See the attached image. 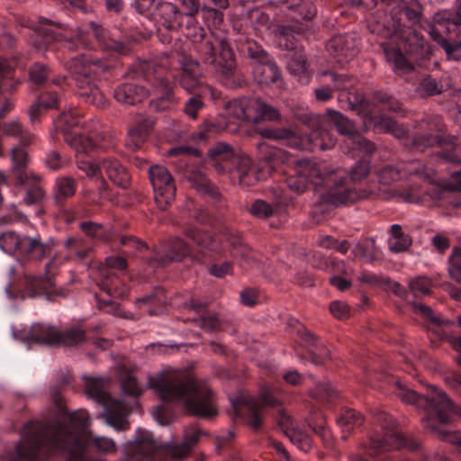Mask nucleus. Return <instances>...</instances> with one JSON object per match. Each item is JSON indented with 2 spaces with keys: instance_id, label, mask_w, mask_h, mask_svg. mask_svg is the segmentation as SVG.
<instances>
[{
  "instance_id": "48",
  "label": "nucleus",
  "mask_w": 461,
  "mask_h": 461,
  "mask_svg": "<svg viewBox=\"0 0 461 461\" xmlns=\"http://www.w3.org/2000/svg\"><path fill=\"white\" fill-rule=\"evenodd\" d=\"M448 273L450 277L461 284V249L455 248L449 257Z\"/></svg>"
},
{
  "instance_id": "13",
  "label": "nucleus",
  "mask_w": 461,
  "mask_h": 461,
  "mask_svg": "<svg viewBox=\"0 0 461 461\" xmlns=\"http://www.w3.org/2000/svg\"><path fill=\"white\" fill-rule=\"evenodd\" d=\"M204 48V61L212 64L218 74L225 77L234 74L236 61L233 51L227 41L216 39L213 42H207Z\"/></svg>"
},
{
  "instance_id": "25",
  "label": "nucleus",
  "mask_w": 461,
  "mask_h": 461,
  "mask_svg": "<svg viewBox=\"0 0 461 461\" xmlns=\"http://www.w3.org/2000/svg\"><path fill=\"white\" fill-rule=\"evenodd\" d=\"M201 436V430L196 426L185 429L184 442L178 445H168L163 450L167 455L174 458H181L188 455L190 449L195 445Z\"/></svg>"
},
{
  "instance_id": "14",
  "label": "nucleus",
  "mask_w": 461,
  "mask_h": 461,
  "mask_svg": "<svg viewBox=\"0 0 461 461\" xmlns=\"http://www.w3.org/2000/svg\"><path fill=\"white\" fill-rule=\"evenodd\" d=\"M127 267L126 260L120 257H108L105 259V266L100 269L98 285L106 294L123 297L127 294L124 282L121 279L116 270L123 271Z\"/></svg>"
},
{
  "instance_id": "52",
  "label": "nucleus",
  "mask_w": 461,
  "mask_h": 461,
  "mask_svg": "<svg viewBox=\"0 0 461 461\" xmlns=\"http://www.w3.org/2000/svg\"><path fill=\"white\" fill-rule=\"evenodd\" d=\"M122 389L126 394L131 396H138L142 393V386L131 373L126 374L122 379Z\"/></svg>"
},
{
  "instance_id": "62",
  "label": "nucleus",
  "mask_w": 461,
  "mask_h": 461,
  "mask_svg": "<svg viewBox=\"0 0 461 461\" xmlns=\"http://www.w3.org/2000/svg\"><path fill=\"white\" fill-rule=\"evenodd\" d=\"M401 177V172L393 166L384 167L379 175L380 181L385 185L396 181Z\"/></svg>"
},
{
  "instance_id": "64",
  "label": "nucleus",
  "mask_w": 461,
  "mask_h": 461,
  "mask_svg": "<svg viewBox=\"0 0 461 461\" xmlns=\"http://www.w3.org/2000/svg\"><path fill=\"white\" fill-rule=\"evenodd\" d=\"M47 77L46 68L40 64H35L30 70V77L35 84H41Z\"/></svg>"
},
{
  "instance_id": "9",
  "label": "nucleus",
  "mask_w": 461,
  "mask_h": 461,
  "mask_svg": "<svg viewBox=\"0 0 461 461\" xmlns=\"http://www.w3.org/2000/svg\"><path fill=\"white\" fill-rule=\"evenodd\" d=\"M69 68L76 74L77 84L81 89L80 95L88 103L103 104V95L94 84L95 77L105 68L101 61L83 54L73 59Z\"/></svg>"
},
{
  "instance_id": "31",
  "label": "nucleus",
  "mask_w": 461,
  "mask_h": 461,
  "mask_svg": "<svg viewBox=\"0 0 461 461\" xmlns=\"http://www.w3.org/2000/svg\"><path fill=\"white\" fill-rule=\"evenodd\" d=\"M190 253L189 244L180 238L171 240L164 250V257L161 258V264H167L172 261L180 260Z\"/></svg>"
},
{
  "instance_id": "54",
  "label": "nucleus",
  "mask_w": 461,
  "mask_h": 461,
  "mask_svg": "<svg viewBox=\"0 0 461 461\" xmlns=\"http://www.w3.org/2000/svg\"><path fill=\"white\" fill-rule=\"evenodd\" d=\"M411 306L414 312L423 316L427 320H429L434 324H437L438 326L450 324L449 321H440L438 317L434 316L431 309L427 305H424L420 303H411Z\"/></svg>"
},
{
  "instance_id": "34",
  "label": "nucleus",
  "mask_w": 461,
  "mask_h": 461,
  "mask_svg": "<svg viewBox=\"0 0 461 461\" xmlns=\"http://www.w3.org/2000/svg\"><path fill=\"white\" fill-rule=\"evenodd\" d=\"M185 236L201 249H206L219 253L222 251L218 240L212 239V236L207 233L200 232V230L195 228H187L185 230Z\"/></svg>"
},
{
  "instance_id": "45",
  "label": "nucleus",
  "mask_w": 461,
  "mask_h": 461,
  "mask_svg": "<svg viewBox=\"0 0 461 461\" xmlns=\"http://www.w3.org/2000/svg\"><path fill=\"white\" fill-rule=\"evenodd\" d=\"M59 345H77L85 340V332L79 327H71L64 331L59 330Z\"/></svg>"
},
{
  "instance_id": "63",
  "label": "nucleus",
  "mask_w": 461,
  "mask_h": 461,
  "mask_svg": "<svg viewBox=\"0 0 461 461\" xmlns=\"http://www.w3.org/2000/svg\"><path fill=\"white\" fill-rule=\"evenodd\" d=\"M330 311L334 317L338 319H344L348 316L349 308L344 302H333L330 305Z\"/></svg>"
},
{
  "instance_id": "57",
  "label": "nucleus",
  "mask_w": 461,
  "mask_h": 461,
  "mask_svg": "<svg viewBox=\"0 0 461 461\" xmlns=\"http://www.w3.org/2000/svg\"><path fill=\"white\" fill-rule=\"evenodd\" d=\"M226 128L227 125L222 126L220 123L205 122L200 127L199 131H197V136L199 140H206L212 134L224 131Z\"/></svg>"
},
{
  "instance_id": "40",
  "label": "nucleus",
  "mask_w": 461,
  "mask_h": 461,
  "mask_svg": "<svg viewBox=\"0 0 461 461\" xmlns=\"http://www.w3.org/2000/svg\"><path fill=\"white\" fill-rule=\"evenodd\" d=\"M90 30L102 47L113 50L116 52H123V45L120 41L110 38L108 33L104 29L100 28L98 24L93 22L90 23Z\"/></svg>"
},
{
  "instance_id": "10",
  "label": "nucleus",
  "mask_w": 461,
  "mask_h": 461,
  "mask_svg": "<svg viewBox=\"0 0 461 461\" xmlns=\"http://www.w3.org/2000/svg\"><path fill=\"white\" fill-rule=\"evenodd\" d=\"M326 120H322L319 127L313 130L307 140L308 143L297 144L294 131L288 129H265L259 131L262 138L269 140H290V143L298 148L307 149L311 150L321 149L326 150L334 147L336 140L330 132Z\"/></svg>"
},
{
  "instance_id": "32",
  "label": "nucleus",
  "mask_w": 461,
  "mask_h": 461,
  "mask_svg": "<svg viewBox=\"0 0 461 461\" xmlns=\"http://www.w3.org/2000/svg\"><path fill=\"white\" fill-rule=\"evenodd\" d=\"M400 46L394 48L386 44L384 47L386 60L393 66L394 70L398 74H405L413 69L411 62L402 55Z\"/></svg>"
},
{
  "instance_id": "11",
  "label": "nucleus",
  "mask_w": 461,
  "mask_h": 461,
  "mask_svg": "<svg viewBox=\"0 0 461 461\" xmlns=\"http://www.w3.org/2000/svg\"><path fill=\"white\" fill-rule=\"evenodd\" d=\"M54 282L50 276H34L24 274L17 283L11 282L6 285L5 293L10 300L35 297L43 294H50Z\"/></svg>"
},
{
  "instance_id": "27",
  "label": "nucleus",
  "mask_w": 461,
  "mask_h": 461,
  "mask_svg": "<svg viewBox=\"0 0 461 461\" xmlns=\"http://www.w3.org/2000/svg\"><path fill=\"white\" fill-rule=\"evenodd\" d=\"M53 248L52 240L42 241L39 237H24L22 243V255L33 259H41L50 254Z\"/></svg>"
},
{
  "instance_id": "33",
  "label": "nucleus",
  "mask_w": 461,
  "mask_h": 461,
  "mask_svg": "<svg viewBox=\"0 0 461 461\" xmlns=\"http://www.w3.org/2000/svg\"><path fill=\"white\" fill-rule=\"evenodd\" d=\"M59 27L50 28L42 26L38 31V39L36 41V48L41 50V49H47L49 44L53 41L57 40L59 37H63L68 41V48H71V45L74 43L76 39L71 38L66 32L65 34L61 33Z\"/></svg>"
},
{
  "instance_id": "29",
  "label": "nucleus",
  "mask_w": 461,
  "mask_h": 461,
  "mask_svg": "<svg viewBox=\"0 0 461 461\" xmlns=\"http://www.w3.org/2000/svg\"><path fill=\"white\" fill-rule=\"evenodd\" d=\"M65 248L68 250V255L64 260H82L88 257L94 245L88 239L76 237L68 239L65 241Z\"/></svg>"
},
{
  "instance_id": "35",
  "label": "nucleus",
  "mask_w": 461,
  "mask_h": 461,
  "mask_svg": "<svg viewBox=\"0 0 461 461\" xmlns=\"http://www.w3.org/2000/svg\"><path fill=\"white\" fill-rule=\"evenodd\" d=\"M41 176L38 175V178L30 181L26 185H20L24 187V194L23 196V203L25 205H38L40 204L44 197L45 191L40 184Z\"/></svg>"
},
{
  "instance_id": "4",
  "label": "nucleus",
  "mask_w": 461,
  "mask_h": 461,
  "mask_svg": "<svg viewBox=\"0 0 461 461\" xmlns=\"http://www.w3.org/2000/svg\"><path fill=\"white\" fill-rule=\"evenodd\" d=\"M395 384L397 397L406 403L424 410L421 421L426 429L437 433L441 439L461 447V431L439 428V425L451 422L456 414V407L445 392L434 385H429L425 396H421L400 381H396Z\"/></svg>"
},
{
  "instance_id": "26",
  "label": "nucleus",
  "mask_w": 461,
  "mask_h": 461,
  "mask_svg": "<svg viewBox=\"0 0 461 461\" xmlns=\"http://www.w3.org/2000/svg\"><path fill=\"white\" fill-rule=\"evenodd\" d=\"M255 98H240L230 101L226 106V114L240 121H253Z\"/></svg>"
},
{
  "instance_id": "39",
  "label": "nucleus",
  "mask_w": 461,
  "mask_h": 461,
  "mask_svg": "<svg viewBox=\"0 0 461 461\" xmlns=\"http://www.w3.org/2000/svg\"><path fill=\"white\" fill-rule=\"evenodd\" d=\"M288 70L296 76L303 84H306L309 81V72L307 69V64L305 60V57L303 53H294L289 58V61L287 63Z\"/></svg>"
},
{
  "instance_id": "21",
  "label": "nucleus",
  "mask_w": 461,
  "mask_h": 461,
  "mask_svg": "<svg viewBox=\"0 0 461 461\" xmlns=\"http://www.w3.org/2000/svg\"><path fill=\"white\" fill-rule=\"evenodd\" d=\"M438 145L442 150V158L450 162L461 163V148L457 146L453 138L424 135L415 140L417 149L423 150L426 147Z\"/></svg>"
},
{
  "instance_id": "18",
  "label": "nucleus",
  "mask_w": 461,
  "mask_h": 461,
  "mask_svg": "<svg viewBox=\"0 0 461 461\" xmlns=\"http://www.w3.org/2000/svg\"><path fill=\"white\" fill-rule=\"evenodd\" d=\"M129 451L124 461H156L153 455L161 451L149 431L138 429L133 442L127 446Z\"/></svg>"
},
{
  "instance_id": "24",
  "label": "nucleus",
  "mask_w": 461,
  "mask_h": 461,
  "mask_svg": "<svg viewBox=\"0 0 461 461\" xmlns=\"http://www.w3.org/2000/svg\"><path fill=\"white\" fill-rule=\"evenodd\" d=\"M182 66L181 86L187 91H194L201 85L202 70L197 60L191 57L183 56L180 60Z\"/></svg>"
},
{
  "instance_id": "3",
  "label": "nucleus",
  "mask_w": 461,
  "mask_h": 461,
  "mask_svg": "<svg viewBox=\"0 0 461 461\" xmlns=\"http://www.w3.org/2000/svg\"><path fill=\"white\" fill-rule=\"evenodd\" d=\"M348 174L345 170H324L310 160L296 163L294 175L285 180L286 186L296 194L304 192L309 183L319 187V195L322 203L339 206L354 203L364 195L355 189L344 186Z\"/></svg>"
},
{
  "instance_id": "23",
  "label": "nucleus",
  "mask_w": 461,
  "mask_h": 461,
  "mask_svg": "<svg viewBox=\"0 0 461 461\" xmlns=\"http://www.w3.org/2000/svg\"><path fill=\"white\" fill-rule=\"evenodd\" d=\"M10 158L16 185H26L38 178V174L27 167L28 156L23 148L14 147L10 151Z\"/></svg>"
},
{
  "instance_id": "38",
  "label": "nucleus",
  "mask_w": 461,
  "mask_h": 461,
  "mask_svg": "<svg viewBox=\"0 0 461 461\" xmlns=\"http://www.w3.org/2000/svg\"><path fill=\"white\" fill-rule=\"evenodd\" d=\"M60 100L58 97L56 93L46 92L42 94L39 99V101L30 107V118L33 122L37 120L38 116L41 113V109H52L56 108L59 105Z\"/></svg>"
},
{
  "instance_id": "20",
  "label": "nucleus",
  "mask_w": 461,
  "mask_h": 461,
  "mask_svg": "<svg viewBox=\"0 0 461 461\" xmlns=\"http://www.w3.org/2000/svg\"><path fill=\"white\" fill-rule=\"evenodd\" d=\"M21 341L41 345H59V330L46 323H33L29 330H23L14 333Z\"/></svg>"
},
{
  "instance_id": "42",
  "label": "nucleus",
  "mask_w": 461,
  "mask_h": 461,
  "mask_svg": "<svg viewBox=\"0 0 461 461\" xmlns=\"http://www.w3.org/2000/svg\"><path fill=\"white\" fill-rule=\"evenodd\" d=\"M24 237L21 238L14 231H5L0 235V249L7 254L19 252L22 255V243Z\"/></svg>"
},
{
  "instance_id": "16",
  "label": "nucleus",
  "mask_w": 461,
  "mask_h": 461,
  "mask_svg": "<svg viewBox=\"0 0 461 461\" xmlns=\"http://www.w3.org/2000/svg\"><path fill=\"white\" fill-rule=\"evenodd\" d=\"M434 23L429 30L430 36L443 47L449 58L459 59L461 58V46L449 43L444 38V33H447L461 25V14L458 13L456 18L450 19L448 13H438L434 16Z\"/></svg>"
},
{
  "instance_id": "7",
  "label": "nucleus",
  "mask_w": 461,
  "mask_h": 461,
  "mask_svg": "<svg viewBox=\"0 0 461 461\" xmlns=\"http://www.w3.org/2000/svg\"><path fill=\"white\" fill-rule=\"evenodd\" d=\"M108 384L109 380L107 379L86 378V393L89 398L103 406L104 413L101 417L107 425L118 431L125 430L128 429L126 418L130 412L129 407L123 402L111 397L108 392Z\"/></svg>"
},
{
  "instance_id": "58",
  "label": "nucleus",
  "mask_w": 461,
  "mask_h": 461,
  "mask_svg": "<svg viewBox=\"0 0 461 461\" xmlns=\"http://www.w3.org/2000/svg\"><path fill=\"white\" fill-rule=\"evenodd\" d=\"M320 267H331V271L334 273V276L344 275L349 276L352 274V269L348 267L344 262L342 261H334L331 258H324V264L319 265Z\"/></svg>"
},
{
  "instance_id": "12",
  "label": "nucleus",
  "mask_w": 461,
  "mask_h": 461,
  "mask_svg": "<svg viewBox=\"0 0 461 461\" xmlns=\"http://www.w3.org/2000/svg\"><path fill=\"white\" fill-rule=\"evenodd\" d=\"M270 387L264 389L259 399L240 397L233 402L235 412L246 420L253 429L259 428L261 424V410L264 406H275L278 401L273 395Z\"/></svg>"
},
{
  "instance_id": "30",
  "label": "nucleus",
  "mask_w": 461,
  "mask_h": 461,
  "mask_svg": "<svg viewBox=\"0 0 461 461\" xmlns=\"http://www.w3.org/2000/svg\"><path fill=\"white\" fill-rule=\"evenodd\" d=\"M279 425L285 430V432L290 437L292 442L298 444V447L304 452L308 451L311 447L310 438L301 433L300 431L295 430L294 421L288 413L285 411H281L279 412L278 419Z\"/></svg>"
},
{
  "instance_id": "53",
  "label": "nucleus",
  "mask_w": 461,
  "mask_h": 461,
  "mask_svg": "<svg viewBox=\"0 0 461 461\" xmlns=\"http://www.w3.org/2000/svg\"><path fill=\"white\" fill-rule=\"evenodd\" d=\"M430 287V280L423 276L417 277L409 283V288L415 297L428 294Z\"/></svg>"
},
{
  "instance_id": "47",
  "label": "nucleus",
  "mask_w": 461,
  "mask_h": 461,
  "mask_svg": "<svg viewBox=\"0 0 461 461\" xmlns=\"http://www.w3.org/2000/svg\"><path fill=\"white\" fill-rule=\"evenodd\" d=\"M56 198L59 197H70L75 194L76 182L69 176L59 177L56 180Z\"/></svg>"
},
{
  "instance_id": "61",
  "label": "nucleus",
  "mask_w": 461,
  "mask_h": 461,
  "mask_svg": "<svg viewBox=\"0 0 461 461\" xmlns=\"http://www.w3.org/2000/svg\"><path fill=\"white\" fill-rule=\"evenodd\" d=\"M369 173V162L362 159L357 163L356 167L350 172V179L358 181L366 177Z\"/></svg>"
},
{
  "instance_id": "37",
  "label": "nucleus",
  "mask_w": 461,
  "mask_h": 461,
  "mask_svg": "<svg viewBox=\"0 0 461 461\" xmlns=\"http://www.w3.org/2000/svg\"><path fill=\"white\" fill-rule=\"evenodd\" d=\"M338 423L341 428L343 438H347L352 429L363 424V417L356 411L347 409L339 416Z\"/></svg>"
},
{
  "instance_id": "43",
  "label": "nucleus",
  "mask_w": 461,
  "mask_h": 461,
  "mask_svg": "<svg viewBox=\"0 0 461 461\" xmlns=\"http://www.w3.org/2000/svg\"><path fill=\"white\" fill-rule=\"evenodd\" d=\"M254 105V122H258L262 120L278 121L280 119L279 112L264 103L258 98H255Z\"/></svg>"
},
{
  "instance_id": "60",
  "label": "nucleus",
  "mask_w": 461,
  "mask_h": 461,
  "mask_svg": "<svg viewBox=\"0 0 461 461\" xmlns=\"http://www.w3.org/2000/svg\"><path fill=\"white\" fill-rule=\"evenodd\" d=\"M203 106V103L199 95L190 97L185 105V113L191 118H196L198 111Z\"/></svg>"
},
{
  "instance_id": "5",
  "label": "nucleus",
  "mask_w": 461,
  "mask_h": 461,
  "mask_svg": "<svg viewBox=\"0 0 461 461\" xmlns=\"http://www.w3.org/2000/svg\"><path fill=\"white\" fill-rule=\"evenodd\" d=\"M260 155L259 165L252 164L247 156H235L231 148L222 142L216 143L209 149L210 157L216 162L224 165L221 167L223 171H230L236 166L240 184L252 185L256 182L264 180L279 163L286 161V153L279 149L271 148L266 142L257 146Z\"/></svg>"
},
{
  "instance_id": "22",
  "label": "nucleus",
  "mask_w": 461,
  "mask_h": 461,
  "mask_svg": "<svg viewBox=\"0 0 461 461\" xmlns=\"http://www.w3.org/2000/svg\"><path fill=\"white\" fill-rule=\"evenodd\" d=\"M329 52L340 65L348 63L357 54V44L352 35H337L327 44Z\"/></svg>"
},
{
  "instance_id": "49",
  "label": "nucleus",
  "mask_w": 461,
  "mask_h": 461,
  "mask_svg": "<svg viewBox=\"0 0 461 461\" xmlns=\"http://www.w3.org/2000/svg\"><path fill=\"white\" fill-rule=\"evenodd\" d=\"M3 134L7 137L21 138L23 141H28L32 138L17 121H10L5 123Z\"/></svg>"
},
{
  "instance_id": "8",
  "label": "nucleus",
  "mask_w": 461,
  "mask_h": 461,
  "mask_svg": "<svg viewBox=\"0 0 461 461\" xmlns=\"http://www.w3.org/2000/svg\"><path fill=\"white\" fill-rule=\"evenodd\" d=\"M376 420L383 429V436L375 435L370 438L366 452L370 456H378L390 449L407 447L415 450L419 443L405 438L397 429L395 420L386 412L378 411Z\"/></svg>"
},
{
  "instance_id": "1",
  "label": "nucleus",
  "mask_w": 461,
  "mask_h": 461,
  "mask_svg": "<svg viewBox=\"0 0 461 461\" xmlns=\"http://www.w3.org/2000/svg\"><path fill=\"white\" fill-rule=\"evenodd\" d=\"M57 406V426L32 421L22 429L21 439L8 461H38L49 453L59 451L67 461H104L101 458H88L86 441L90 437V419L87 411L79 409L68 412L61 398L54 397Z\"/></svg>"
},
{
  "instance_id": "51",
  "label": "nucleus",
  "mask_w": 461,
  "mask_h": 461,
  "mask_svg": "<svg viewBox=\"0 0 461 461\" xmlns=\"http://www.w3.org/2000/svg\"><path fill=\"white\" fill-rule=\"evenodd\" d=\"M442 86L429 77H424L416 88L421 96L433 95L441 92Z\"/></svg>"
},
{
  "instance_id": "2",
  "label": "nucleus",
  "mask_w": 461,
  "mask_h": 461,
  "mask_svg": "<svg viewBox=\"0 0 461 461\" xmlns=\"http://www.w3.org/2000/svg\"><path fill=\"white\" fill-rule=\"evenodd\" d=\"M163 401L179 402L193 414L208 418L216 414L208 385L185 371H164L149 381Z\"/></svg>"
},
{
  "instance_id": "59",
  "label": "nucleus",
  "mask_w": 461,
  "mask_h": 461,
  "mask_svg": "<svg viewBox=\"0 0 461 461\" xmlns=\"http://www.w3.org/2000/svg\"><path fill=\"white\" fill-rule=\"evenodd\" d=\"M79 123L77 114L74 112L62 113L56 122L57 128L61 131H68L71 127Z\"/></svg>"
},
{
  "instance_id": "56",
  "label": "nucleus",
  "mask_w": 461,
  "mask_h": 461,
  "mask_svg": "<svg viewBox=\"0 0 461 461\" xmlns=\"http://www.w3.org/2000/svg\"><path fill=\"white\" fill-rule=\"evenodd\" d=\"M377 127L393 134L397 138H402L406 134L405 130L389 117L380 118Z\"/></svg>"
},
{
  "instance_id": "36",
  "label": "nucleus",
  "mask_w": 461,
  "mask_h": 461,
  "mask_svg": "<svg viewBox=\"0 0 461 461\" xmlns=\"http://www.w3.org/2000/svg\"><path fill=\"white\" fill-rule=\"evenodd\" d=\"M411 245V240L408 234L402 231V227L398 224L391 226V236L388 239V247L393 252H402Z\"/></svg>"
},
{
  "instance_id": "46",
  "label": "nucleus",
  "mask_w": 461,
  "mask_h": 461,
  "mask_svg": "<svg viewBox=\"0 0 461 461\" xmlns=\"http://www.w3.org/2000/svg\"><path fill=\"white\" fill-rule=\"evenodd\" d=\"M191 182L194 187L196 188L199 192L208 194L212 197L217 196V190L203 174H194L191 176Z\"/></svg>"
},
{
  "instance_id": "28",
  "label": "nucleus",
  "mask_w": 461,
  "mask_h": 461,
  "mask_svg": "<svg viewBox=\"0 0 461 461\" xmlns=\"http://www.w3.org/2000/svg\"><path fill=\"white\" fill-rule=\"evenodd\" d=\"M148 96V91L133 84H125L118 86L114 91V98L124 104H134L141 102Z\"/></svg>"
},
{
  "instance_id": "44",
  "label": "nucleus",
  "mask_w": 461,
  "mask_h": 461,
  "mask_svg": "<svg viewBox=\"0 0 461 461\" xmlns=\"http://www.w3.org/2000/svg\"><path fill=\"white\" fill-rule=\"evenodd\" d=\"M352 253L357 258H363L366 261H372L376 258L378 249L375 244L374 239L371 238L356 244L352 249Z\"/></svg>"
},
{
  "instance_id": "6",
  "label": "nucleus",
  "mask_w": 461,
  "mask_h": 461,
  "mask_svg": "<svg viewBox=\"0 0 461 461\" xmlns=\"http://www.w3.org/2000/svg\"><path fill=\"white\" fill-rule=\"evenodd\" d=\"M69 145L77 153V163L79 170L95 180L104 183V173L114 185L126 188L130 176L124 167L114 158H103L98 164L85 158V154L90 152L95 146L91 138L85 135H75L68 140Z\"/></svg>"
},
{
  "instance_id": "50",
  "label": "nucleus",
  "mask_w": 461,
  "mask_h": 461,
  "mask_svg": "<svg viewBox=\"0 0 461 461\" xmlns=\"http://www.w3.org/2000/svg\"><path fill=\"white\" fill-rule=\"evenodd\" d=\"M91 445L97 452L103 454H112L116 451L115 442L112 438L104 436L94 437Z\"/></svg>"
},
{
  "instance_id": "15",
  "label": "nucleus",
  "mask_w": 461,
  "mask_h": 461,
  "mask_svg": "<svg viewBox=\"0 0 461 461\" xmlns=\"http://www.w3.org/2000/svg\"><path fill=\"white\" fill-rule=\"evenodd\" d=\"M149 179L154 189V199L160 210H165L176 195V186L168 169L156 165L149 170Z\"/></svg>"
},
{
  "instance_id": "19",
  "label": "nucleus",
  "mask_w": 461,
  "mask_h": 461,
  "mask_svg": "<svg viewBox=\"0 0 461 461\" xmlns=\"http://www.w3.org/2000/svg\"><path fill=\"white\" fill-rule=\"evenodd\" d=\"M249 54L252 59H257L253 68L254 79L260 85H268L276 82L280 78V72L276 64L261 47L249 48Z\"/></svg>"
},
{
  "instance_id": "17",
  "label": "nucleus",
  "mask_w": 461,
  "mask_h": 461,
  "mask_svg": "<svg viewBox=\"0 0 461 461\" xmlns=\"http://www.w3.org/2000/svg\"><path fill=\"white\" fill-rule=\"evenodd\" d=\"M327 123L334 125L339 132L346 136L345 145L357 149L363 154H371L375 147L373 143L355 131L353 124L340 113L330 111L328 113Z\"/></svg>"
},
{
  "instance_id": "55",
  "label": "nucleus",
  "mask_w": 461,
  "mask_h": 461,
  "mask_svg": "<svg viewBox=\"0 0 461 461\" xmlns=\"http://www.w3.org/2000/svg\"><path fill=\"white\" fill-rule=\"evenodd\" d=\"M276 208L263 200H256L251 207L250 212L258 218H268L276 212Z\"/></svg>"
},
{
  "instance_id": "41",
  "label": "nucleus",
  "mask_w": 461,
  "mask_h": 461,
  "mask_svg": "<svg viewBox=\"0 0 461 461\" xmlns=\"http://www.w3.org/2000/svg\"><path fill=\"white\" fill-rule=\"evenodd\" d=\"M149 133V127L146 122L139 123L129 130L126 145L132 150L139 149L146 140Z\"/></svg>"
}]
</instances>
